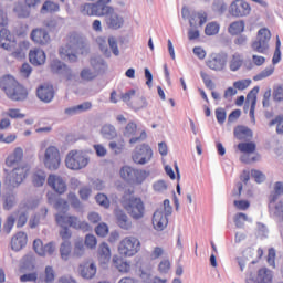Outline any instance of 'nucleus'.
<instances>
[{
	"mask_svg": "<svg viewBox=\"0 0 283 283\" xmlns=\"http://www.w3.org/2000/svg\"><path fill=\"white\" fill-rule=\"evenodd\" d=\"M80 275L84 277V280H92L94 275H96V264L92 262H85L80 265Z\"/></svg>",
	"mask_w": 283,
	"mask_h": 283,
	"instance_id": "nucleus-25",
	"label": "nucleus"
},
{
	"mask_svg": "<svg viewBox=\"0 0 283 283\" xmlns=\"http://www.w3.org/2000/svg\"><path fill=\"white\" fill-rule=\"evenodd\" d=\"M87 109H92L91 102H84L77 106L69 107L64 112L67 116H74V114H78L80 112H87Z\"/></svg>",
	"mask_w": 283,
	"mask_h": 283,
	"instance_id": "nucleus-30",
	"label": "nucleus"
},
{
	"mask_svg": "<svg viewBox=\"0 0 283 283\" xmlns=\"http://www.w3.org/2000/svg\"><path fill=\"white\" fill-rule=\"evenodd\" d=\"M98 260L103 264H107L109 260H112V250L109 249V245L105 242H102L97 250Z\"/></svg>",
	"mask_w": 283,
	"mask_h": 283,
	"instance_id": "nucleus-27",
	"label": "nucleus"
},
{
	"mask_svg": "<svg viewBox=\"0 0 283 283\" xmlns=\"http://www.w3.org/2000/svg\"><path fill=\"white\" fill-rule=\"evenodd\" d=\"M205 32L207 36H214V34H218L220 32V24L217 22H210L206 25Z\"/></svg>",
	"mask_w": 283,
	"mask_h": 283,
	"instance_id": "nucleus-51",
	"label": "nucleus"
},
{
	"mask_svg": "<svg viewBox=\"0 0 283 283\" xmlns=\"http://www.w3.org/2000/svg\"><path fill=\"white\" fill-rule=\"evenodd\" d=\"M10 244H11L12 251H21L22 249H25V247H28V233L23 231L17 232L11 238Z\"/></svg>",
	"mask_w": 283,
	"mask_h": 283,
	"instance_id": "nucleus-18",
	"label": "nucleus"
},
{
	"mask_svg": "<svg viewBox=\"0 0 283 283\" xmlns=\"http://www.w3.org/2000/svg\"><path fill=\"white\" fill-rule=\"evenodd\" d=\"M55 221L59 227H70L71 229H76L80 231H90V223L87 221H81L76 216H65L57 213L55 216Z\"/></svg>",
	"mask_w": 283,
	"mask_h": 283,
	"instance_id": "nucleus-7",
	"label": "nucleus"
},
{
	"mask_svg": "<svg viewBox=\"0 0 283 283\" xmlns=\"http://www.w3.org/2000/svg\"><path fill=\"white\" fill-rule=\"evenodd\" d=\"M30 39L35 45H50L52 43V38L50 36V31L43 28H35L30 33Z\"/></svg>",
	"mask_w": 283,
	"mask_h": 283,
	"instance_id": "nucleus-15",
	"label": "nucleus"
},
{
	"mask_svg": "<svg viewBox=\"0 0 283 283\" xmlns=\"http://www.w3.org/2000/svg\"><path fill=\"white\" fill-rule=\"evenodd\" d=\"M106 23L111 30H120V28L125 24V19L113 11L111 14H108Z\"/></svg>",
	"mask_w": 283,
	"mask_h": 283,
	"instance_id": "nucleus-26",
	"label": "nucleus"
},
{
	"mask_svg": "<svg viewBox=\"0 0 283 283\" xmlns=\"http://www.w3.org/2000/svg\"><path fill=\"white\" fill-rule=\"evenodd\" d=\"M17 222V217L14 214H11L7 218V221L3 226V231L7 233H10L12 229H14V223Z\"/></svg>",
	"mask_w": 283,
	"mask_h": 283,
	"instance_id": "nucleus-54",
	"label": "nucleus"
},
{
	"mask_svg": "<svg viewBox=\"0 0 283 283\" xmlns=\"http://www.w3.org/2000/svg\"><path fill=\"white\" fill-rule=\"evenodd\" d=\"M23 148L15 147L12 153H10L6 158L7 167H17L19 163L23 161Z\"/></svg>",
	"mask_w": 283,
	"mask_h": 283,
	"instance_id": "nucleus-23",
	"label": "nucleus"
},
{
	"mask_svg": "<svg viewBox=\"0 0 283 283\" xmlns=\"http://www.w3.org/2000/svg\"><path fill=\"white\" fill-rule=\"evenodd\" d=\"M251 12V3L247 2V0H234L229 7V14L234 17V19H244V17H249Z\"/></svg>",
	"mask_w": 283,
	"mask_h": 283,
	"instance_id": "nucleus-13",
	"label": "nucleus"
},
{
	"mask_svg": "<svg viewBox=\"0 0 283 283\" xmlns=\"http://www.w3.org/2000/svg\"><path fill=\"white\" fill-rule=\"evenodd\" d=\"M85 255V242L78 239L74 242L73 258H83Z\"/></svg>",
	"mask_w": 283,
	"mask_h": 283,
	"instance_id": "nucleus-39",
	"label": "nucleus"
},
{
	"mask_svg": "<svg viewBox=\"0 0 283 283\" xmlns=\"http://www.w3.org/2000/svg\"><path fill=\"white\" fill-rule=\"evenodd\" d=\"M60 255L62 260H70V256L72 255V242L64 241L61 243Z\"/></svg>",
	"mask_w": 283,
	"mask_h": 283,
	"instance_id": "nucleus-38",
	"label": "nucleus"
},
{
	"mask_svg": "<svg viewBox=\"0 0 283 283\" xmlns=\"http://www.w3.org/2000/svg\"><path fill=\"white\" fill-rule=\"evenodd\" d=\"M0 48H2V50H7L8 52H12V56L15 59L23 56L22 49L14 51L17 48V41L12 40V33L10 30H8V28L0 29Z\"/></svg>",
	"mask_w": 283,
	"mask_h": 283,
	"instance_id": "nucleus-10",
	"label": "nucleus"
},
{
	"mask_svg": "<svg viewBox=\"0 0 283 283\" xmlns=\"http://www.w3.org/2000/svg\"><path fill=\"white\" fill-rule=\"evenodd\" d=\"M109 148L112 149V151H114L116 154H120V151H123V149H125V142L124 140H120L119 143L111 142Z\"/></svg>",
	"mask_w": 283,
	"mask_h": 283,
	"instance_id": "nucleus-61",
	"label": "nucleus"
},
{
	"mask_svg": "<svg viewBox=\"0 0 283 283\" xmlns=\"http://www.w3.org/2000/svg\"><path fill=\"white\" fill-rule=\"evenodd\" d=\"M174 211L169 199L164 200V209L157 210L153 214V227L156 231H165L169 224V216Z\"/></svg>",
	"mask_w": 283,
	"mask_h": 283,
	"instance_id": "nucleus-4",
	"label": "nucleus"
},
{
	"mask_svg": "<svg viewBox=\"0 0 283 283\" xmlns=\"http://www.w3.org/2000/svg\"><path fill=\"white\" fill-rule=\"evenodd\" d=\"M117 251L123 258H134L140 251V240L136 237H125L119 241Z\"/></svg>",
	"mask_w": 283,
	"mask_h": 283,
	"instance_id": "nucleus-5",
	"label": "nucleus"
},
{
	"mask_svg": "<svg viewBox=\"0 0 283 283\" xmlns=\"http://www.w3.org/2000/svg\"><path fill=\"white\" fill-rule=\"evenodd\" d=\"M49 187L55 191V193H59V196H63L65 191H67V184L63 179V177L59 175L51 174L48 177L46 180Z\"/></svg>",
	"mask_w": 283,
	"mask_h": 283,
	"instance_id": "nucleus-17",
	"label": "nucleus"
},
{
	"mask_svg": "<svg viewBox=\"0 0 283 283\" xmlns=\"http://www.w3.org/2000/svg\"><path fill=\"white\" fill-rule=\"evenodd\" d=\"M95 199H96L97 205H99L101 207H104V209H109V199L107 198L106 195L98 193L95 197Z\"/></svg>",
	"mask_w": 283,
	"mask_h": 283,
	"instance_id": "nucleus-58",
	"label": "nucleus"
},
{
	"mask_svg": "<svg viewBox=\"0 0 283 283\" xmlns=\"http://www.w3.org/2000/svg\"><path fill=\"white\" fill-rule=\"evenodd\" d=\"M273 99L276 103H281V101H283V86L282 85L274 86V88H273Z\"/></svg>",
	"mask_w": 283,
	"mask_h": 283,
	"instance_id": "nucleus-59",
	"label": "nucleus"
},
{
	"mask_svg": "<svg viewBox=\"0 0 283 283\" xmlns=\"http://www.w3.org/2000/svg\"><path fill=\"white\" fill-rule=\"evenodd\" d=\"M135 174L136 169L129 166H123L119 170L120 178H123V180H127L128 182H133Z\"/></svg>",
	"mask_w": 283,
	"mask_h": 283,
	"instance_id": "nucleus-35",
	"label": "nucleus"
},
{
	"mask_svg": "<svg viewBox=\"0 0 283 283\" xmlns=\"http://www.w3.org/2000/svg\"><path fill=\"white\" fill-rule=\"evenodd\" d=\"M271 41V31L268 28H262L258 31V40L252 43V50L264 54L269 50V42Z\"/></svg>",
	"mask_w": 283,
	"mask_h": 283,
	"instance_id": "nucleus-14",
	"label": "nucleus"
},
{
	"mask_svg": "<svg viewBox=\"0 0 283 283\" xmlns=\"http://www.w3.org/2000/svg\"><path fill=\"white\" fill-rule=\"evenodd\" d=\"M36 95L43 103H51L54 99V86L44 84L36 90Z\"/></svg>",
	"mask_w": 283,
	"mask_h": 283,
	"instance_id": "nucleus-20",
	"label": "nucleus"
},
{
	"mask_svg": "<svg viewBox=\"0 0 283 283\" xmlns=\"http://www.w3.org/2000/svg\"><path fill=\"white\" fill-rule=\"evenodd\" d=\"M83 45V38L78 33H71L66 38V44L61 46L59 54L61 59H69V61H76V52L78 46Z\"/></svg>",
	"mask_w": 283,
	"mask_h": 283,
	"instance_id": "nucleus-3",
	"label": "nucleus"
},
{
	"mask_svg": "<svg viewBox=\"0 0 283 283\" xmlns=\"http://www.w3.org/2000/svg\"><path fill=\"white\" fill-rule=\"evenodd\" d=\"M281 48H282V42L280 41V35H276V48L274 51V55L272 57L273 65H277V63L282 61V51H280Z\"/></svg>",
	"mask_w": 283,
	"mask_h": 283,
	"instance_id": "nucleus-47",
	"label": "nucleus"
},
{
	"mask_svg": "<svg viewBox=\"0 0 283 283\" xmlns=\"http://www.w3.org/2000/svg\"><path fill=\"white\" fill-rule=\"evenodd\" d=\"M260 87H253L245 97V105H250V116L252 120H255V105L258 104V93Z\"/></svg>",
	"mask_w": 283,
	"mask_h": 283,
	"instance_id": "nucleus-22",
	"label": "nucleus"
},
{
	"mask_svg": "<svg viewBox=\"0 0 283 283\" xmlns=\"http://www.w3.org/2000/svg\"><path fill=\"white\" fill-rule=\"evenodd\" d=\"M113 264L117 268L119 273H129V271H132V265L118 256L113 258Z\"/></svg>",
	"mask_w": 283,
	"mask_h": 283,
	"instance_id": "nucleus-33",
	"label": "nucleus"
},
{
	"mask_svg": "<svg viewBox=\"0 0 283 283\" xmlns=\"http://www.w3.org/2000/svg\"><path fill=\"white\" fill-rule=\"evenodd\" d=\"M45 169L56 171L61 167V150L56 146H49L42 159Z\"/></svg>",
	"mask_w": 283,
	"mask_h": 283,
	"instance_id": "nucleus-6",
	"label": "nucleus"
},
{
	"mask_svg": "<svg viewBox=\"0 0 283 283\" xmlns=\"http://www.w3.org/2000/svg\"><path fill=\"white\" fill-rule=\"evenodd\" d=\"M200 76H201V78L203 81L205 86L208 90H214L216 84L213 83V80H211V75H209V73H207L205 71H201L200 72Z\"/></svg>",
	"mask_w": 283,
	"mask_h": 283,
	"instance_id": "nucleus-52",
	"label": "nucleus"
},
{
	"mask_svg": "<svg viewBox=\"0 0 283 283\" xmlns=\"http://www.w3.org/2000/svg\"><path fill=\"white\" fill-rule=\"evenodd\" d=\"M29 61L32 65L39 66V65H45L46 55L45 51L41 49H33L29 52Z\"/></svg>",
	"mask_w": 283,
	"mask_h": 283,
	"instance_id": "nucleus-24",
	"label": "nucleus"
},
{
	"mask_svg": "<svg viewBox=\"0 0 283 283\" xmlns=\"http://www.w3.org/2000/svg\"><path fill=\"white\" fill-rule=\"evenodd\" d=\"M60 10H61V7L59 6V3L52 2L50 0H46L41 8L42 14L45 12H51V13L59 12Z\"/></svg>",
	"mask_w": 283,
	"mask_h": 283,
	"instance_id": "nucleus-42",
	"label": "nucleus"
},
{
	"mask_svg": "<svg viewBox=\"0 0 283 283\" xmlns=\"http://www.w3.org/2000/svg\"><path fill=\"white\" fill-rule=\"evenodd\" d=\"M282 123H283V117L277 116L270 122V126L272 127V125H276V133L283 134V124Z\"/></svg>",
	"mask_w": 283,
	"mask_h": 283,
	"instance_id": "nucleus-62",
	"label": "nucleus"
},
{
	"mask_svg": "<svg viewBox=\"0 0 283 283\" xmlns=\"http://www.w3.org/2000/svg\"><path fill=\"white\" fill-rule=\"evenodd\" d=\"M90 164V159L83 154V151L71 150L65 158V166L67 169L78 171L85 169V166Z\"/></svg>",
	"mask_w": 283,
	"mask_h": 283,
	"instance_id": "nucleus-8",
	"label": "nucleus"
},
{
	"mask_svg": "<svg viewBox=\"0 0 283 283\" xmlns=\"http://www.w3.org/2000/svg\"><path fill=\"white\" fill-rule=\"evenodd\" d=\"M132 158L136 165H147L154 158V150L149 144H142L135 148Z\"/></svg>",
	"mask_w": 283,
	"mask_h": 283,
	"instance_id": "nucleus-12",
	"label": "nucleus"
},
{
	"mask_svg": "<svg viewBox=\"0 0 283 283\" xmlns=\"http://www.w3.org/2000/svg\"><path fill=\"white\" fill-rule=\"evenodd\" d=\"M13 216L15 218V224L18 229H22V227H25V224L28 223V214H25L24 212H14Z\"/></svg>",
	"mask_w": 283,
	"mask_h": 283,
	"instance_id": "nucleus-49",
	"label": "nucleus"
},
{
	"mask_svg": "<svg viewBox=\"0 0 283 283\" xmlns=\"http://www.w3.org/2000/svg\"><path fill=\"white\" fill-rule=\"evenodd\" d=\"M170 269H171V262H169V260L160 261L158 265L159 273H169Z\"/></svg>",
	"mask_w": 283,
	"mask_h": 283,
	"instance_id": "nucleus-64",
	"label": "nucleus"
},
{
	"mask_svg": "<svg viewBox=\"0 0 283 283\" xmlns=\"http://www.w3.org/2000/svg\"><path fill=\"white\" fill-rule=\"evenodd\" d=\"M122 206L133 220H143L145 218V202L140 197L134 196V190H128L124 193Z\"/></svg>",
	"mask_w": 283,
	"mask_h": 283,
	"instance_id": "nucleus-2",
	"label": "nucleus"
},
{
	"mask_svg": "<svg viewBox=\"0 0 283 283\" xmlns=\"http://www.w3.org/2000/svg\"><path fill=\"white\" fill-rule=\"evenodd\" d=\"M109 3H112V0H97L95 2L97 17H109V14H113L114 7L109 6Z\"/></svg>",
	"mask_w": 283,
	"mask_h": 283,
	"instance_id": "nucleus-21",
	"label": "nucleus"
},
{
	"mask_svg": "<svg viewBox=\"0 0 283 283\" xmlns=\"http://www.w3.org/2000/svg\"><path fill=\"white\" fill-rule=\"evenodd\" d=\"M229 56L227 53H211L206 60V67L212 72H224Z\"/></svg>",
	"mask_w": 283,
	"mask_h": 283,
	"instance_id": "nucleus-11",
	"label": "nucleus"
},
{
	"mask_svg": "<svg viewBox=\"0 0 283 283\" xmlns=\"http://www.w3.org/2000/svg\"><path fill=\"white\" fill-rule=\"evenodd\" d=\"M17 140V134L11 133V134H3L0 133V143L4 144V145H12V143H14Z\"/></svg>",
	"mask_w": 283,
	"mask_h": 283,
	"instance_id": "nucleus-53",
	"label": "nucleus"
},
{
	"mask_svg": "<svg viewBox=\"0 0 283 283\" xmlns=\"http://www.w3.org/2000/svg\"><path fill=\"white\" fill-rule=\"evenodd\" d=\"M248 220L249 217H247V214L242 212L237 213L234 217L235 227H238V229H242V227H244V222H247Z\"/></svg>",
	"mask_w": 283,
	"mask_h": 283,
	"instance_id": "nucleus-56",
	"label": "nucleus"
},
{
	"mask_svg": "<svg viewBox=\"0 0 283 283\" xmlns=\"http://www.w3.org/2000/svg\"><path fill=\"white\" fill-rule=\"evenodd\" d=\"M30 175V165L22 164L12 169L11 174L6 178L8 187H19L23 180Z\"/></svg>",
	"mask_w": 283,
	"mask_h": 283,
	"instance_id": "nucleus-9",
	"label": "nucleus"
},
{
	"mask_svg": "<svg viewBox=\"0 0 283 283\" xmlns=\"http://www.w3.org/2000/svg\"><path fill=\"white\" fill-rule=\"evenodd\" d=\"M149 172L143 169H135V176L133 179L134 185H143L144 180H147Z\"/></svg>",
	"mask_w": 283,
	"mask_h": 283,
	"instance_id": "nucleus-45",
	"label": "nucleus"
},
{
	"mask_svg": "<svg viewBox=\"0 0 283 283\" xmlns=\"http://www.w3.org/2000/svg\"><path fill=\"white\" fill-rule=\"evenodd\" d=\"M233 134L238 140H250V138H253V132L247 126H237Z\"/></svg>",
	"mask_w": 283,
	"mask_h": 283,
	"instance_id": "nucleus-28",
	"label": "nucleus"
},
{
	"mask_svg": "<svg viewBox=\"0 0 283 283\" xmlns=\"http://www.w3.org/2000/svg\"><path fill=\"white\" fill-rule=\"evenodd\" d=\"M32 182L34 187H43L45 185V171L38 170L33 174Z\"/></svg>",
	"mask_w": 283,
	"mask_h": 283,
	"instance_id": "nucleus-44",
	"label": "nucleus"
},
{
	"mask_svg": "<svg viewBox=\"0 0 283 283\" xmlns=\"http://www.w3.org/2000/svg\"><path fill=\"white\" fill-rule=\"evenodd\" d=\"M101 134L103 138H106L107 140H114V138L117 136L116 128L109 124L102 127Z\"/></svg>",
	"mask_w": 283,
	"mask_h": 283,
	"instance_id": "nucleus-36",
	"label": "nucleus"
},
{
	"mask_svg": "<svg viewBox=\"0 0 283 283\" xmlns=\"http://www.w3.org/2000/svg\"><path fill=\"white\" fill-rule=\"evenodd\" d=\"M39 280V274L36 272L23 274L20 276V282H36Z\"/></svg>",
	"mask_w": 283,
	"mask_h": 283,
	"instance_id": "nucleus-60",
	"label": "nucleus"
},
{
	"mask_svg": "<svg viewBox=\"0 0 283 283\" xmlns=\"http://www.w3.org/2000/svg\"><path fill=\"white\" fill-rule=\"evenodd\" d=\"M33 249L38 255L45 258V255H54V252L56 251V243L49 242L43 244L41 239H35L33 241Z\"/></svg>",
	"mask_w": 283,
	"mask_h": 283,
	"instance_id": "nucleus-16",
	"label": "nucleus"
},
{
	"mask_svg": "<svg viewBox=\"0 0 283 283\" xmlns=\"http://www.w3.org/2000/svg\"><path fill=\"white\" fill-rule=\"evenodd\" d=\"M249 85H251V80H241L233 83V87L240 91L247 90Z\"/></svg>",
	"mask_w": 283,
	"mask_h": 283,
	"instance_id": "nucleus-63",
	"label": "nucleus"
},
{
	"mask_svg": "<svg viewBox=\"0 0 283 283\" xmlns=\"http://www.w3.org/2000/svg\"><path fill=\"white\" fill-rule=\"evenodd\" d=\"M0 90L10 101L15 103H21L28 98V88L12 75H4L0 78Z\"/></svg>",
	"mask_w": 283,
	"mask_h": 283,
	"instance_id": "nucleus-1",
	"label": "nucleus"
},
{
	"mask_svg": "<svg viewBox=\"0 0 283 283\" xmlns=\"http://www.w3.org/2000/svg\"><path fill=\"white\" fill-rule=\"evenodd\" d=\"M80 12L84 17H97L95 3H90V2L83 3L80 7Z\"/></svg>",
	"mask_w": 283,
	"mask_h": 283,
	"instance_id": "nucleus-34",
	"label": "nucleus"
},
{
	"mask_svg": "<svg viewBox=\"0 0 283 283\" xmlns=\"http://www.w3.org/2000/svg\"><path fill=\"white\" fill-rule=\"evenodd\" d=\"M6 116H8L9 118H12L13 120L25 118V114L21 113V109L19 108H9L6 112Z\"/></svg>",
	"mask_w": 283,
	"mask_h": 283,
	"instance_id": "nucleus-50",
	"label": "nucleus"
},
{
	"mask_svg": "<svg viewBox=\"0 0 283 283\" xmlns=\"http://www.w3.org/2000/svg\"><path fill=\"white\" fill-rule=\"evenodd\" d=\"M84 244L85 247H87V249H96V244H98V240L94 234H86Z\"/></svg>",
	"mask_w": 283,
	"mask_h": 283,
	"instance_id": "nucleus-55",
	"label": "nucleus"
},
{
	"mask_svg": "<svg viewBox=\"0 0 283 283\" xmlns=\"http://www.w3.org/2000/svg\"><path fill=\"white\" fill-rule=\"evenodd\" d=\"M244 64V60L242 59V55L240 53H235L232 55V59L230 60V70L231 72H238Z\"/></svg>",
	"mask_w": 283,
	"mask_h": 283,
	"instance_id": "nucleus-37",
	"label": "nucleus"
},
{
	"mask_svg": "<svg viewBox=\"0 0 283 283\" xmlns=\"http://www.w3.org/2000/svg\"><path fill=\"white\" fill-rule=\"evenodd\" d=\"M51 70L52 72H56L57 74H63V72H67V65L63 64L61 61L59 60H53L51 62Z\"/></svg>",
	"mask_w": 283,
	"mask_h": 283,
	"instance_id": "nucleus-48",
	"label": "nucleus"
},
{
	"mask_svg": "<svg viewBox=\"0 0 283 283\" xmlns=\"http://www.w3.org/2000/svg\"><path fill=\"white\" fill-rule=\"evenodd\" d=\"M228 32L232 36H238V34H242V32H244V21L239 20V21L232 22L228 28Z\"/></svg>",
	"mask_w": 283,
	"mask_h": 283,
	"instance_id": "nucleus-32",
	"label": "nucleus"
},
{
	"mask_svg": "<svg viewBox=\"0 0 283 283\" xmlns=\"http://www.w3.org/2000/svg\"><path fill=\"white\" fill-rule=\"evenodd\" d=\"M196 17L198 18L199 25H205V23H207V12H193L189 20L190 25H196Z\"/></svg>",
	"mask_w": 283,
	"mask_h": 283,
	"instance_id": "nucleus-41",
	"label": "nucleus"
},
{
	"mask_svg": "<svg viewBox=\"0 0 283 283\" xmlns=\"http://www.w3.org/2000/svg\"><path fill=\"white\" fill-rule=\"evenodd\" d=\"M283 195V182L282 181H277L274 185V193L270 195V203L276 202L277 198H280V196Z\"/></svg>",
	"mask_w": 283,
	"mask_h": 283,
	"instance_id": "nucleus-43",
	"label": "nucleus"
},
{
	"mask_svg": "<svg viewBox=\"0 0 283 283\" xmlns=\"http://www.w3.org/2000/svg\"><path fill=\"white\" fill-rule=\"evenodd\" d=\"M237 149L244 154L245 156H251V154H255V149H258V145L255 142H248V143H239Z\"/></svg>",
	"mask_w": 283,
	"mask_h": 283,
	"instance_id": "nucleus-29",
	"label": "nucleus"
},
{
	"mask_svg": "<svg viewBox=\"0 0 283 283\" xmlns=\"http://www.w3.org/2000/svg\"><path fill=\"white\" fill-rule=\"evenodd\" d=\"M116 224L123 231H132V219L123 210H116L115 212Z\"/></svg>",
	"mask_w": 283,
	"mask_h": 283,
	"instance_id": "nucleus-19",
	"label": "nucleus"
},
{
	"mask_svg": "<svg viewBox=\"0 0 283 283\" xmlns=\"http://www.w3.org/2000/svg\"><path fill=\"white\" fill-rule=\"evenodd\" d=\"M95 233L98 238H107L109 235V226L105 222H101L95 227Z\"/></svg>",
	"mask_w": 283,
	"mask_h": 283,
	"instance_id": "nucleus-46",
	"label": "nucleus"
},
{
	"mask_svg": "<svg viewBox=\"0 0 283 283\" xmlns=\"http://www.w3.org/2000/svg\"><path fill=\"white\" fill-rule=\"evenodd\" d=\"M275 72V66L271 65L265 67L263 71L253 76V81H264V78H269V76H273Z\"/></svg>",
	"mask_w": 283,
	"mask_h": 283,
	"instance_id": "nucleus-40",
	"label": "nucleus"
},
{
	"mask_svg": "<svg viewBox=\"0 0 283 283\" xmlns=\"http://www.w3.org/2000/svg\"><path fill=\"white\" fill-rule=\"evenodd\" d=\"M256 282L259 283H273V274L271 270L263 268L258 271Z\"/></svg>",
	"mask_w": 283,
	"mask_h": 283,
	"instance_id": "nucleus-31",
	"label": "nucleus"
},
{
	"mask_svg": "<svg viewBox=\"0 0 283 283\" xmlns=\"http://www.w3.org/2000/svg\"><path fill=\"white\" fill-rule=\"evenodd\" d=\"M15 202H17V197H14V195H8L7 197H4L3 209H6L7 211H10V209L14 207Z\"/></svg>",
	"mask_w": 283,
	"mask_h": 283,
	"instance_id": "nucleus-57",
	"label": "nucleus"
}]
</instances>
